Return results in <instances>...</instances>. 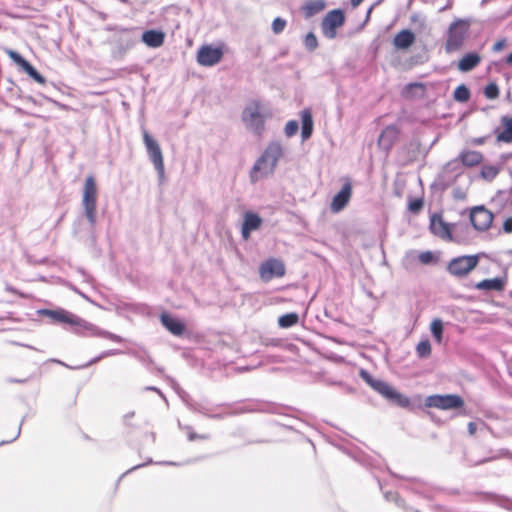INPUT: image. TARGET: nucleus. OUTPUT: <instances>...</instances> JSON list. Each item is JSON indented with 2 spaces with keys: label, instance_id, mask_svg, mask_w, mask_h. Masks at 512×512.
<instances>
[{
  "label": "nucleus",
  "instance_id": "cd10ccee",
  "mask_svg": "<svg viewBox=\"0 0 512 512\" xmlns=\"http://www.w3.org/2000/svg\"><path fill=\"white\" fill-rule=\"evenodd\" d=\"M299 321V316L297 313H287L279 317L278 324L281 328H290L296 325Z\"/></svg>",
  "mask_w": 512,
  "mask_h": 512
},
{
  "label": "nucleus",
  "instance_id": "7c9ffc66",
  "mask_svg": "<svg viewBox=\"0 0 512 512\" xmlns=\"http://www.w3.org/2000/svg\"><path fill=\"white\" fill-rule=\"evenodd\" d=\"M22 70L25 73H27L32 79H34L37 83H45V78L29 62H27L24 65Z\"/></svg>",
  "mask_w": 512,
  "mask_h": 512
},
{
  "label": "nucleus",
  "instance_id": "4be33fe9",
  "mask_svg": "<svg viewBox=\"0 0 512 512\" xmlns=\"http://www.w3.org/2000/svg\"><path fill=\"white\" fill-rule=\"evenodd\" d=\"M414 41V33L411 30L404 29L395 35L393 44L398 49H407L414 43Z\"/></svg>",
  "mask_w": 512,
  "mask_h": 512
},
{
  "label": "nucleus",
  "instance_id": "6ab92c4d",
  "mask_svg": "<svg viewBox=\"0 0 512 512\" xmlns=\"http://www.w3.org/2000/svg\"><path fill=\"white\" fill-rule=\"evenodd\" d=\"M84 331L85 332L82 333V335H84V336L102 337V338H106V339H109L111 341L118 342V343L123 341V338L121 336L116 335V334L111 333L106 330H102L99 327H97L94 324L87 322V321H86Z\"/></svg>",
  "mask_w": 512,
  "mask_h": 512
},
{
  "label": "nucleus",
  "instance_id": "680f3d73",
  "mask_svg": "<svg viewBox=\"0 0 512 512\" xmlns=\"http://www.w3.org/2000/svg\"><path fill=\"white\" fill-rule=\"evenodd\" d=\"M120 1H121V2H123V3H126V2H127V0H120Z\"/></svg>",
  "mask_w": 512,
  "mask_h": 512
},
{
  "label": "nucleus",
  "instance_id": "c9c22d12",
  "mask_svg": "<svg viewBox=\"0 0 512 512\" xmlns=\"http://www.w3.org/2000/svg\"><path fill=\"white\" fill-rule=\"evenodd\" d=\"M484 95L488 99H496L499 96V88L496 83H489L484 89Z\"/></svg>",
  "mask_w": 512,
  "mask_h": 512
},
{
  "label": "nucleus",
  "instance_id": "6e6d98bb",
  "mask_svg": "<svg viewBox=\"0 0 512 512\" xmlns=\"http://www.w3.org/2000/svg\"><path fill=\"white\" fill-rule=\"evenodd\" d=\"M363 0H351L352 6L356 7L358 6Z\"/></svg>",
  "mask_w": 512,
  "mask_h": 512
},
{
  "label": "nucleus",
  "instance_id": "603ef678",
  "mask_svg": "<svg viewBox=\"0 0 512 512\" xmlns=\"http://www.w3.org/2000/svg\"><path fill=\"white\" fill-rule=\"evenodd\" d=\"M390 497H391V499H394L395 501H397V500H398V496H397L396 494H393V493H385V498H386V499H390Z\"/></svg>",
  "mask_w": 512,
  "mask_h": 512
},
{
  "label": "nucleus",
  "instance_id": "ea45409f",
  "mask_svg": "<svg viewBox=\"0 0 512 512\" xmlns=\"http://www.w3.org/2000/svg\"><path fill=\"white\" fill-rule=\"evenodd\" d=\"M408 207L411 212L416 213L423 207V200L420 198H416L409 202Z\"/></svg>",
  "mask_w": 512,
  "mask_h": 512
},
{
  "label": "nucleus",
  "instance_id": "a18cd8bd",
  "mask_svg": "<svg viewBox=\"0 0 512 512\" xmlns=\"http://www.w3.org/2000/svg\"><path fill=\"white\" fill-rule=\"evenodd\" d=\"M199 412L202 413L204 416L209 417V418H215V419L222 418L221 414H214V415L209 414L204 408L199 409Z\"/></svg>",
  "mask_w": 512,
  "mask_h": 512
},
{
  "label": "nucleus",
  "instance_id": "0eeeda50",
  "mask_svg": "<svg viewBox=\"0 0 512 512\" xmlns=\"http://www.w3.org/2000/svg\"><path fill=\"white\" fill-rule=\"evenodd\" d=\"M464 400L456 394H435L425 399V406L429 408H437L440 410H452L463 407Z\"/></svg>",
  "mask_w": 512,
  "mask_h": 512
},
{
  "label": "nucleus",
  "instance_id": "79ce46f5",
  "mask_svg": "<svg viewBox=\"0 0 512 512\" xmlns=\"http://www.w3.org/2000/svg\"><path fill=\"white\" fill-rule=\"evenodd\" d=\"M187 430H188V440L189 441H195V440H206L209 438L208 435H205V434H197L195 432H192L191 431V428L190 427H187Z\"/></svg>",
  "mask_w": 512,
  "mask_h": 512
},
{
  "label": "nucleus",
  "instance_id": "39448f33",
  "mask_svg": "<svg viewBox=\"0 0 512 512\" xmlns=\"http://www.w3.org/2000/svg\"><path fill=\"white\" fill-rule=\"evenodd\" d=\"M242 120L250 131L257 135L262 134L265 116L261 113L260 104L256 101L249 103L243 110Z\"/></svg>",
  "mask_w": 512,
  "mask_h": 512
},
{
  "label": "nucleus",
  "instance_id": "473e14b6",
  "mask_svg": "<svg viewBox=\"0 0 512 512\" xmlns=\"http://www.w3.org/2000/svg\"><path fill=\"white\" fill-rule=\"evenodd\" d=\"M120 353L119 350H116V349H112V350H107V351H104L102 352L99 356L91 359L89 362H87L86 364L82 365V366H79L78 368H86V367H89L90 365L92 364H95L97 363L98 361H100L101 359L105 358V357H108V356H114V355H118Z\"/></svg>",
  "mask_w": 512,
  "mask_h": 512
},
{
  "label": "nucleus",
  "instance_id": "f704fd0d",
  "mask_svg": "<svg viewBox=\"0 0 512 512\" xmlns=\"http://www.w3.org/2000/svg\"><path fill=\"white\" fill-rule=\"evenodd\" d=\"M498 172H499V170L495 166L486 165V166H483V168L481 170V175L484 179L492 180L497 176Z\"/></svg>",
  "mask_w": 512,
  "mask_h": 512
},
{
  "label": "nucleus",
  "instance_id": "f03ea898",
  "mask_svg": "<svg viewBox=\"0 0 512 512\" xmlns=\"http://www.w3.org/2000/svg\"><path fill=\"white\" fill-rule=\"evenodd\" d=\"M360 377L376 392H378L381 396H383L388 401L400 406V407H408L410 404V400L407 396L399 393L392 386H390L387 382L382 381L380 379H374L370 373L364 369L360 370Z\"/></svg>",
  "mask_w": 512,
  "mask_h": 512
},
{
  "label": "nucleus",
  "instance_id": "13d9d810",
  "mask_svg": "<svg viewBox=\"0 0 512 512\" xmlns=\"http://www.w3.org/2000/svg\"><path fill=\"white\" fill-rule=\"evenodd\" d=\"M454 164H458L457 161H453V162L449 163L448 167H450L451 165H454Z\"/></svg>",
  "mask_w": 512,
  "mask_h": 512
},
{
  "label": "nucleus",
  "instance_id": "f8f14e48",
  "mask_svg": "<svg viewBox=\"0 0 512 512\" xmlns=\"http://www.w3.org/2000/svg\"><path fill=\"white\" fill-rule=\"evenodd\" d=\"M224 51L221 47L212 45H202L197 52V62L204 67H211L219 63L223 57Z\"/></svg>",
  "mask_w": 512,
  "mask_h": 512
},
{
  "label": "nucleus",
  "instance_id": "5fc2aeb1",
  "mask_svg": "<svg viewBox=\"0 0 512 512\" xmlns=\"http://www.w3.org/2000/svg\"><path fill=\"white\" fill-rule=\"evenodd\" d=\"M506 63L512 65V52L506 57Z\"/></svg>",
  "mask_w": 512,
  "mask_h": 512
},
{
  "label": "nucleus",
  "instance_id": "5701e85b",
  "mask_svg": "<svg viewBox=\"0 0 512 512\" xmlns=\"http://www.w3.org/2000/svg\"><path fill=\"white\" fill-rule=\"evenodd\" d=\"M165 35L159 30H148L142 34V41L151 48H158L164 43Z\"/></svg>",
  "mask_w": 512,
  "mask_h": 512
},
{
  "label": "nucleus",
  "instance_id": "1a4fd4ad",
  "mask_svg": "<svg viewBox=\"0 0 512 512\" xmlns=\"http://www.w3.org/2000/svg\"><path fill=\"white\" fill-rule=\"evenodd\" d=\"M479 257L477 255H464L453 258L447 267L448 272L456 277L466 276L478 264Z\"/></svg>",
  "mask_w": 512,
  "mask_h": 512
},
{
  "label": "nucleus",
  "instance_id": "2eb2a0df",
  "mask_svg": "<svg viewBox=\"0 0 512 512\" xmlns=\"http://www.w3.org/2000/svg\"><path fill=\"white\" fill-rule=\"evenodd\" d=\"M494 134L498 142L512 143V116H501L500 127L494 129Z\"/></svg>",
  "mask_w": 512,
  "mask_h": 512
},
{
  "label": "nucleus",
  "instance_id": "a19ab883",
  "mask_svg": "<svg viewBox=\"0 0 512 512\" xmlns=\"http://www.w3.org/2000/svg\"><path fill=\"white\" fill-rule=\"evenodd\" d=\"M433 259H434V256H433L432 252H430V251L422 252L419 255V261L422 264H429L433 261Z\"/></svg>",
  "mask_w": 512,
  "mask_h": 512
},
{
  "label": "nucleus",
  "instance_id": "9d476101",
  "mask_svg": "<svg viewBox=\"0 0 512 512\" xmlns=\"http://www.w3.org/2000/svg\"><path fill=\"white\" fill-rule=\"evenodd\" d=\"M344 21L345 16L342 10L329 11L321 22L322 34L328 39H334L337 35V28L341 27Z\"/></svg>",
  "mask_w": 512,
  "mask_h": 512
},
{
  "label": "nucleus",
  "instance_id": "f3484780",
  "mask_svg": "<svg viewBox=\"0 0 512 512\" xmlns=\"http://www.w3.org/2000/svg\"><path fill=\"white\" fill-rule=\"evenodd\" d=\"M262 224L261 217L253 212H246L244 214V221L242 224L241 234L244 239H248L252 231L257 230Z\"/></svg>",
  "mask_w": 512,
  "mask_h": 512
},
{
  "label": "nucleus",
  "instance_id": "052dcab7",
  "mask_svg": "<svg viewBox=\"0 0 512 512\" xmlns=\"http://www.w3.org/2000/svg\"><path fill=\"white\" fill-rule=\"evenodd\" d=\"M410 512H419L418 510L411 509Z\"/></svg>",
  "mask_w": 512,
  "mask_h": 512
},
{
  "label": "nucleus",
  "instance_id": "4c0bfd02",
  "mask_svg": "<svg viewBox=\"0 0 512 512\" xmlns=\"http://www.w3.org/2000/svg\"><path fill=\"white\" fill-rule=\"evenodd\" d=\"M285 27H286V20L281 17L275 18L272 22V30L275 34H280L281 32H283Z\"/></svg>",
  "mask_w": 512,
  "mask_h": 512
},
{
  "label": "nucleus",
  "instance_id": "37998d69",
  "mask_svg": "<svg viewBox=\"0 0 512 512\" xmlns=\"http://www.w3.org/2000/svg\"><path fill=\"white\" fill-rule=\"evenodd\" d=\"M505 233H512V217H508L503 223Z\"/></svg>",
  "mask_w": 512,
  "mask_h": 512
},
{
  "label": "nucleus",
  "instance_id": "7ed1b4c3",
  "mask_svg": "<svg viewBox=\"0 0 512 512\" xmlns=\"http://www.w3.org/2000/svg\"><path fill=\"white\" fill-rule=\"evenodd\" d=\"M97 186L93 176H88L84 183L82 206L85 216L93 228L97 222Z\"/></svg>",
  "mask_w": 512,
  "mask_h": 512
},
{
  "label": "nucleus",
  "instance_id": "6e6552de",
  "mask_svg": "<svg viewBox=\"0 0 512 512\" xmlns=\"http://www.w3.org/2000/svg\"><path fill=\"white\" fill-rule=\"evenodd\" d=\"M143 141L149 156L150 161L153 163L155 170L160 179L164 177V162L163 155L158 142L153 139L150 134L143 130Z\"/></svg>",
  "mask_w": 512,
  "mask_h": 512
},
{
  "label": "nucleus",
  "instance_id": "9b49d317",
  "mask_svg": "<svg viewBox=\"0 0 512 512\" xmlns=\"http://www.w3.org/2000/svg\"><path fill=\"white\" fill-rule=\"evenodd\" d=\"M285 272L284 263L276 258H270L262 262L259 267V275L264 282H269L273 278L283 277Z\"/></svg>",
  "mask_w": 512,
  "mask_h": 512
},
{
  "label": "nucleus",
  "instance_id": "ddd939ff",
  "mask_svg": "<svg viewBox=\"0 0 512 512\" xmlns=\"http://www.w3.org/2000/svg\"><path fill=\"white\" fill-rule=\"evenodd\" d=\"M493 214L484 206L474 207L470 212V221L477 231H486L493 221Z\"/></svg>",
  "mask_w": 512,
  "mask_h": 512
},
{
  "label": "nucleus",
  "instance_id": "423d86ee",
  "mask_svg": "<svg viewBox=\"0 0 512 512\" xmlns=\"http://www.w3.org/2000/svg\"><path fill=\"white\" fill-rule=\"evenodd\" d=\"M39 314L47 316L48 318L51 319L52 322L69 324L75 327V331L77 333H81V330H84L86 325V321L84 319L64 309H42L39 310Z\"/></svg>",
  "mask_w": 512,
  "mask_h": 512
},
{
  "label": "nucleus",
  "instance_id": "864d4df0",
  "mask_svg": "<svg viewBox=\"0 0 512 512\" xmlns=\"http://www.w3.org/2000/svg\"><path fill=\"white\" fill-rule=\"evenodd\" d=\"M142 466H144V465H143V464H139V465H136V466L132 467L131 469H129L128 471H126V472L121 476V478H122L123 476H125L126 474H128L129 472L134 471V470H136V469H138V468H140V467H142Z\"/></svg>",
  "mask_w": 512,
  "mask_h": 512
},
{
  "label": "nucleus",
  "instance_id": "a878e982",
  "mask_svg": "<svg viewBox=\"0 0 512 512\" xmlns=\"http://www.w3.org/2000/svg\"><path fill=\"white\" fill-rule=\"evenodd\" d=\"M324 8L325 2L323 0H310L302 7L306 18L312 17L313 15L321 12Z\"/></svg>",
  "mask_w": 512,
  "mask_h": 512
},
{
  "label": "nucleus",
  "instance_id": "4468645a",
  "mask_svg": "<svg viewBox=\"0 0 512 512\" xmlns=\"http://www.w3.org/2000/svg\"><path fill=\"white\" fill-rule=\"evenodd\" d=\"M352 195V185L348 181L346 182L341 190L333 197L330 209L333 213H339L342 211L350 201Z\"/></svg>",
  "mask_w": 512,
  "mask_h": 512
},
{
  "label": "nucleus",
  "instance_id": "2f4dec72",
  "mask_svg": "<svg viewBox=\"0 0 512 512\" xmlns=\"http://www.w3.org/2000/svg\"><path fill=\"white\" fill-rule=\"evenodd\" d=\"M430 330L437 342H441L443 334V323L440 319H434L430 325Z\"/></svg>",
  "mask_w": 512,
  "mask_h": 512
},
{
  "label": "nucleus",
  "instance_id": "c03bdc74",
  "mask_svg": "<svg viewBox=\"0 0 512 512\" xmlns=\"http://www.w3.org/2000/svg\"><path fill=\"white\" fill-rule=\"evenodd\" d=\"M506 46V40L505 39H501V40H498L494 45H493V51L494 52H499L501 51L504 47Z\"/></svg>",
  "mask_w": 512,
  "mask_h": 512
},
{
  "label": "nucleus",
  "instance_id": "8fccbe9b",
  "mask_svg": "<svg viewBox=\"0 0 512 512\" xmlns=\"http://www.w3.org/2000/svg\"><path fill=\"white\" fill-rule=\"evenodd\" d=\"M134 415H135V412H134V411H130V412L126 413V414L124 415V417H123V418H124V422H125L126 424H128V421H129L130 419H132V418L134 417Z\"/></svg>",
  "mask_w": 512,
  "mask_h": 512
},
{
  "label": "nucleus",
  "instance_id": "bf43d9fd",
  "mask_svg": "<svg viewBox=\"0 0 512 512\" xmlns=\"http://www.w3.org/2000/svg\"><path fill=\"white\" fill-rule=\"evenodd\" d=\"M166 464H169V465H176V463L174 462H165Z\"/></svg>",
  "mask_w": 512,
  "mask_h": 512
},
{
  "label": "nucleus",
  "instance_id": "e433bc0d",
  "mask_svg": "<svg viewBox=\"0 0 512 512\" xmlns=\"http://www.w3.org/2000/svg\"><path fill=\"white\" fill-rule=\"evenodd\" d=\"M7 55L9 58L15 62L18 66L21 67V69L24 67V65L28 62L26 59H24L18 52L8 49L6 50Z\"/></svg>",
  "mask_w": 512,
  "mask_h": 512
},
{
  "label": "nucleus",
  "instance_id": "3c124183",
  "mask_svg": "<svg viewBox=\"0 0 512 512\" xmlns=\"http://www.w3.org/2000/svg\"><path fill=\"white\" fill-rule=\"evenodd\" d=\"M20 432H21V425L18 427V430H17L16 435L14 436V438H13V439H11V440H10V442H11V441H14L15 439H17V438L19 437V435H20ZM4 443H9V441H2V442H1V444H4Z\"/></svg>",
  "mask_w": 512,
  "mask_h": 512
},
{
  "label": "nucleus",
  "instance_id": "a211bd4d",
  "mask_svg": "<svg viewBox=\"0 0 512 512\" xmlns=\"http://www.w3.org/2000/svg\"><path fill=\"white\" fill-rule=\"evenodd\" d=\"M160 320L162 325L174 336H182L185 332V324L168 313H162Z\"/></svg>",
  "mask_w": 512,
  "mask_h": 512
},
{
  "label": "nucleus",
  "instance_id": "20e7f679",
  "mask_svg": "<svg viewBox=\"0 0 512 512\" xmlns=\"http://www.w3.org/2000/svg\"><path fill=\"white\" fill-rule=\"evenodd\" d=\"M468 28V23L461 19H457L449 25L445 42V51L447 53L450 54L462 48L468 33Z\"/></svg>",
  "mask_w": 512,
  "mask_h": 512
},
{
  "label": "nucleus",
  "instance_id": "dca6fc26",
  "mask_svg": "<svg viewBox=\"0 0 512 512\" xmlns=\"http://www.w3.org/2000/svg\"><path fill=\"white\" fill-rule=\"evenodd\" d=\"M399 130L395 125H389L381 132L378 138V146L386 153L390 151L396 139L398 138Z\"/></svg>",
  "mask_w": 512,
  "mask_h": 512
},
{
  "label": "nucleus",
  "instance_id": "c756f323",
  "mask_svg": "<svg viewBox=\"0 0 512 512\" xmlns=\"http://www.w3.org/2000/svg\"><path fill=\"white\" fill-rule=\"evenodd\" d=\"M453 97L458 102H466L470 98V91L464 84H461L454 90Z\"/></svg>",
  "mask_w": 512,
  "mask_h": 512
},
{
  "label": "nucleus",
  "instance_id": "de8ad7c7",
  "mask_svg": "<svg viewBox=\"0 0 512 512\" xmlns=\"http://www.w3.org/2000/svg\"><path fill=\"white\" fill-rule=\"evenodd\" d=\"M467 428H468V432L470 435H474L476 433V430H477V425L475 422H469L468 425H467Z\"/></svg>",
  "mask_w": 512,
  "mask_h": 512
},
{
  "label": "nucleus",
  "instance_id": "4d7b16f0",
  "mask_svg": "<svg viewBox=\"0 0 512 512\" xmlns=\"http://www.w3.org/2000/svg\"><path fill=\"white\" fill-rule=\"evenodd\" d=\"M484 142V139L483 138H479L476 140V143L477 144H482Z\"/></svg>",
  "mask_w": 512,
  "mask_h": 512
},
{
  "label": "nucleus",
  "instance_id": "58836bf2",
  "mask_svg": "<svg viewBox=\"0 0 512 512\" xmlns=\"http://www.w3.org/2000/svg\"><path fill=\"white\" fill-rule=\"evenodd\" d=\"M298 128H299V125H298V122L295 121V120H290L286 123L285 125V134L287 137H292L293 135H295L298 131Z\"/></svg>",
  "mask_w": 512,
  "mask_h": 512
},
{
  "label": "nucleus",
  "instance_id": "09e8293b",
  "mask_svg": "<svg viewBox=\"0 0 512 512\" xmlns=\"http://www.w3.org/2000/svg\"><path fill=\"white\" fill-rule=\"evenodd\" d=\"M28 381V378L18 379V378H8L7 382L9 383H26Z\"/></svg>",
  "mask_w": 512,
  "mask_h": 512
},
{
  "label": "nucleus",
  "instance_id": "bb28decb",
  "mask_svg": "<svg viewBox=\"0 0 512 512\" xmlns=\"http://www.w3.org/2000/svg\"><path fill=\"white\" fill-rule=\"evenodd\" d=\"M463 165L472 167L478 165L482 161V154L478 151H464L460 154Z\"/></svg>",
  "mask_w": 512,
  "mask_h": 512
},
{
  "label": "nucleus",
  "instance_id": "49530a36",
  "mask_svg": "<svg viewBox=\"0 0 512 512\" xmlns=\"http://www.w3.org/2000/svg\"><path fill=\"white\" fill-rule=\"evenodd\" d=\"M144 390H146V391H154V392H157V393L160 395V397H161V398H163L164 400H166V398H165L164 394H163V393H162V392H161L157 387H155V386H146V387L144 388Z\"/></svg>",
  "mask_w": 512,
  "mask_h": 512
},
{
  "label": "nucleus",
  "instance_id": "72a5a7b5",
  "mask_svg": "<svg viewBox=\"0 0 512 512\" xmlns=\"http://www.w3.org/2000/svg\"><path fill=\"white\" fill-rule=\"evenodd\" d=\"M304 46L308 51H314L318 47V40L313 32L306 34L304 38Z\"/></svg>",
  "mask_w": 512,
  "mask_h": 512
},
{
  "label": "nucleus",
  "instance_id": "aec40b11",
  "mask_svg": "<svg viewBox=\"0 0 512 512\" xmlns=\"http://www.w3.org/2000/svg\"><path fill=\"white\" fill-rule=\"evenodd\" d=\"M431 232L441 238H451L450 229L440 215L434 214L430 219Z\"/></svg>",
  "mask_w": 512,
  "mask_h": 512
},
{
  "label": "nucleus",
  "instance_id": "c85d7f7f",
  "mask_svg": "<svg viewBox=\"0 0 512 512\" xmlns=\"http://www.w3.org/2000/svg\"><path fill=\"white\" fill-rule=\"evenodd\" d=\"M416 353L419 358H427L430 356L431 344L428 339H424L417 344Z\"/></svg>",
  "mask_w": 512,
  "mask_h": 512
},
{
  "label": "nucleus",
  "instance_id": "393cba45",
  "mask_svg": "<svg viewBox=\"0 0 512 512\" xmlns=\"http://www.w3.org/2000/svg\"><path fill=\"white\" fill-rule=\"evenodd\" d=\"M301 121H302V129H301V137L302 140L305 141L312 135L313 132V119L310 110L305 109L301 112Z\"/></svg>",
  "mask_w": 512,
  "mask_h": 512
},
{
  "label": "nucleus",
  "instance_id": "b1692460",
  "mask_svg": "<svg viewBox=\"0 0 512 512\" xmlns=\"http://www.w3.org/2000/svg\"><path fill=\"white\" fill-rule=\"evenodd\" d=\"M505 279L496 277L492 279H484L475 284V288L478 290L487 291H502L505 287Z\"/></svg>",
  "mask_w": 512,
  "mask_h": 512
},
{
  "label": "nucleus",
  "instance_id": "f257e3e1",
  "mask_svg": "<svg viewBox=\"0 0 512 512\" xmlns=\"http://www.w3.org/2000/svg\"><path fill=\"white\" fill-rule=\"evenodd\" d=\"M283 156V147L275 141L268 144L260 157L255 161L250 171V181L256 183L259 180L273 174L278 161Z\"/></svg>",
  "mask_w": 512,
  "mask_h": 512
},
{
  "label": "nucleus",
  "instance_id": "412c9836",
  "mask_svg": "<svg viewBox=\"0 0 512 512\" xmlns=\"http://www.w3.org/2000/svg\"><path fill=\"white\" fill-rule=\"evenodd\" d=\"M481 62V57L476 52L465 54L458 62V69L461 72H469L473 70Z\"/></svg>",
  "mask_w": 512,
  "mask_h": 512
}]
</instances>
